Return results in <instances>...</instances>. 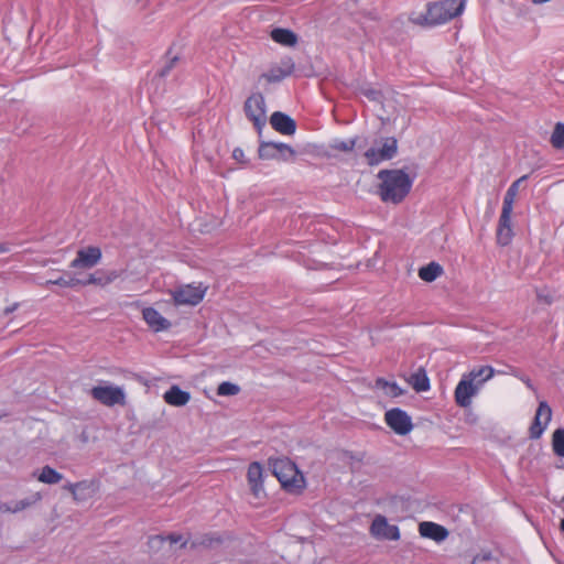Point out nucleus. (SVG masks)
<instances>
[{"instance_id":"f257e3e1","label":"nucleus","mask_w":564,"mask_h":564,"mask_svg":"<svg viewBox=\"0 0 564 564\" xmlns=\"http://www.w3.org/2000/svg\"><path fill=\"white\" fill-rule=\"evenodd\" d=\"M378 178L379 196L384 203H401L412 187V180L403 170H382L378 173Z\"/></svg>"},{"instance_id":"f03ea898","label":"nucleus","mask_w":564,"mask_h":564,"mask_svg":"<svg viewBox=\"0 0 564 564\" xmlns=\"http://www.w3.org/2000/svg\"><path fill=\"white\" fill-rule=\"evenodd\" d=\"M464 8V0H441L429 4L424 15L412 18V20L417 24H442L462 14Z\"/></svg>"},{"instance_id":"7ed1b4c3","label":"nucleus","mask_w":564,"mask_h":564,"mask_svg":"<svg viewBox=\"0 0 564 564\" xmlns=\"http://www.w3.org/2000/svg\"><path fill=\"white\" fill-rule=\"evenodd\" d=\"M272 467L274 476L285 489L297 491L304 488V477L291 460L286 458L276 459Z\"/></svg>"},{"instance_id":"20e7f679","label":"nucleus","mask_w":564,"mask_h":564,"mask_svg":"<svg viewBox=\"0 0 564 564\" xmlns=\"http://www.w3.org/2000/svg\"><path fill=\"white\" fill-rule=\"evenodd\" d=\"M398 152V141L393 137L381 138L377 140L365 152V159L369 165H378L384 161L391 160Z\"/></svg>"},{"instance_id":"39448f33","label":"nucleus","mask_w":564,"mask_h":564,"mask_svg":"<svg viewBox=\"0 0 564 564\" xmlns=\"http://www.w3.org/2000/svg\"><path fill=\"white\" fill-rule=\"evenodd\" d=\"M247 118L253 123L254 128L261 133L267 123V106L264 97L257 93L247 98L243 106Z\"/></svg>"},{"instance_id":"423d86ee","label":"nucleus","mask_w":564,"mask_h":564,"mask_svg":"<svg viewBox=\"0 0 564 564\" xmlns=\"http://www.w3.org/2000/svg\"><path fill=\"white\" fill-rule=\"evenodd\" d=\"M91 397L107 406L124 405L126 392L121 387L109 383H102L90 390Z\"/></svg>"},{"instance_id":"0eeeda50","label":"nucleus","mask_w":564,"mask_h":564,"mask_svg":"<svg viewBox=\"0 0 564 564\" xmlns=\"http://www.w3.org/2000/svg\"><path fill=\"white\" fill-rule=\"evenodd\" d=\"M206 291L207 288L202 283L197 285L186 284L172 291L171 294L175 305L195 306L203 301Z\"/></svg>"},{"instance_id":"6e6552de","label":"nucleus","mask_w":564,"mask_h":564,"mask_svg":"<svg viewBox=\"0 0 564 564\" xmlns=\"http://www.w3.org/2000/svg\"><path fill=\"white\" fill-rule=\"evenodd\" d=\"M64 489L68 491L77 502H84L94 498L99 491V481L95 479H85L78 482H67Z\"/></svg>"},{"instance_id":"1a4fd4ad","label":"nucleus","mask_w":564,"mask_h":564,"mask_svg":"<svg viewBox=\"0 0 564 564\" xmlns=\"http://www.w3.org/2000/svg\"><path fill=\"white\" fill-rule=\"evenodd\" d=\"M384 422L398 435H406L413 430L411 416L398 408L386 412Z\"/></svg>"},{"instance_id":"9d476101","label":"nucleus","mask_w":564,"mask_h":564,"mask_svg":"<svg viewBox=\"0 0 564 564\" xmlns=\"http://www.w3.org/2000/svg\"><path fill=\"white\" fill-rule=\"evenodd\" d=\"M480 389L479 382H473L466 375H463L454 391L456 404L460 408H468Z\"/></svg>"},{"instance_id":"9b49d317","label":"nucleus","mask_w":564,"mask_h":564,"mask_svg":"<svg viewBox=\"0 0 564 564\" xmlns=\"http://www.w3.org/2000/svg\"><path fill=\"white\" fill-rule=\"evenodd\" d=\"M370 533L378 540L397 541L400 539L399 528L390 524L386 517L377 514L370 525Z\"/></svg>"},{"instance_id":"f8f14e48","label":"nucleus","mask_w":564,"mask_h":564,"mask_svg":"<svg viewBox=\"0 0 564 564\" xmlns=\"http://www.w3.org/2000/svg\"><path fill=\"white\" fill-rule=\"evenodd\" d=\"M247 482L251 495L256 499H261L265 496L264 491V468L258 463L253 462L248 466L247 469Z\"/></svg>"},{"instance_id":"ddd939ff","label":"nucleus","mask_w":564,"mask_h":564,"mask_svg":"<svg viewBox=\"0 0 564 564\" xmlns=\"http://www.w3.org/2000/svg\"><path fill=\"white\" fill-rule=\"evenodd\" d=\"M101 250L98 247L89 246L77 251L75 259L70 262L74 269H90L101 260Z\"/></svg>"},{"instance_id":"4468645a","label":"nucleus","mask_w":564,"mask_h":564,"mask_svg":"<svg viewBox=\"0 0 564 564\" xmlns=\"http://www.w3.org/2000/svg\"><path fill=\"white\" fill-rule=\"evenodd\" d=\"M141 313L144 323L151 330L155 333L165 332L172 327L171 321L163 316V314L155 306H144Z\"/></svg>"},{"instance_id":"2eb2a0df","label":"nucleus","mask_w":564,"mask_h":564,"mask_svg":"<svg viewBox=\"0 0 564 564\" xmlns=\"http://www.w3.org/2000/svg\"><path fill=\"white\" fill-rule=\"evenodd\" d=\"M552 419V410L545 401H541L536 409L533 423L530 426V436L539 438L546 430Z\"/></svg>"},{"instance_id":"dca6fc26","label":"nucleus","mask_w":564,"mask_h":564,"mask_svg":"<svg viewBox=\"0 0 564 564\" xmlns=\"http://www.w3.org/2000/svg\"><path fill=\"white\" fill-rule=\"evenodd\" d=\"M294 69V64L291 59L281 61L279 64L272 65L267 72L260 76V80L268 84L279 83Z\"/></svg>"},{"instance_id":"f3484780","label":"nucleus","mask_w":564,"mask_h":564,"mask_svg":"<svg viewBox=\"0 0 564 564\" xmlns=\"http://www.w3.org/2000/svg\"><path fill=\"white\" fill-rule=\"evenodd\" d=\"M497 242L500 246H508L513 238L512 215L500 214L497 226Z\"/></svg>"},{"instance_id":"a211bd4d","label":"nucleus","mask_w":564,"mask_h":564,"mask_svg":"<svg viewBox=\"0 0 564 564\" xmlns=\"http://www.w3.org/2000/svg\"><path fill=\"white\" fill-rule=\"evenodd\" d=\"M119 274L115 270L100 269L90 273L86 280H80V285H96L105 288L116 281Z\"/></svg>"},{"instance_id":"6ab92c4d","label":"nucleus","mask_w":564,"mask_h":564,"mask_svg":"<svg viewBox=\"0 0 564 564\" xmlns=\"http://www.w3.org/2000/svg\"><path fill=\"white\" fill-rule=\"evenodd\" d=\"M270 123L275 131L285 135L293 134L296 129L295 121L280 111H275L271 115Z\"/></svg>"},{"instance_id":"aec40b11","label":"nucleus","mask_w":564,"mask_h":564,"mask_svg":"<svg viewBox=\"0 0 564 564\" xmlns=\"http://www.w3.org/2000/svg\"><path fill=\"white\" fill-rule=\"evenodd\" d=\"M163 400L172 406H184L191 401V393L174 384L163 394Z\"/></svg>"},{"instance_id":"412c9836","label":"nucleus","mask_w":564,"mask_h":564,"mask_svg":"<svg viewBox=\"0 0 564 564\" xmlns=\"http://www.w3.org/2000/svg\"><path fill=\"white\" fill-rule=\"evenodd\" d=\"M32 477L45 485H56L64 479L63 474L48 465L34 470Z\"/></svg>"},{"instance_id":"4be33fe9","label":"nucleus","mask_w":564,"mask_h":564,"mask_svg":"<svg viewBox=\"0 0 564 564\" xmlns=\"http://www.w3.org/2000/svg\"><path fill=\"white\" fill-rule=\"evenodd\" d=\"M419 531L422 536L432 539L436 542L445 540L448 535V532L444 527L434 522L420 523Z\"/></svg>"},{"instance_id":"5701e85b","label":"nucleus","mask_w":564,"mask_h":564,"mask_svg":"<svg viewBox=\"0 0 564 564\" xmlns=\"http://www.w3.org/2000/svg\"><path fill=\"white\" fill-rule=\"evenodd\" d=\"M41 499H42L41 494L35 492L28 498L13 501L10 505H4L1 509L7 512L17 513V512H20V511L35 505L36 502L41 501Z\"/></svg>"},{"instance_id":"b1692460","label":"nucleus","mask_w":564,"mask_h":564,"mask_svg":"<svg viewBox=\"0 0 564 564\" xmlns=\"http://www.w3.org/2000/svg\"><path fill=\"white\" fill-rule=\"evenodd\" d=\"M473 382H479L481 388L485 382L490 380L495 375V369L491 366H480L473 368L469 372L465 373Z\"/></svg>"},{"instance_id":"393cba45","label":"nucleus","mask_w":564,"mask_h":564,"mask_svg":"<svg viewBox=\"0 0 564 564\" xmlns=\"http://www.w3.org/2000/svg\"><path fill=\"white\" fill-rule=\"evenodd\" d=\"M271 37L274 42L283 46H294L297 43V36L294 32L288 29H273Z\"/></svg>"},{"instance_id":"a878e982","label":"nucleus","mask_w":564,"mask_h":564,"mask_svg":"<svg viewBox=\"0 0 564 564\" xmlns=\"http://www.w3.org/2000/svg\"><path fill=\"white\" fill-rule=\"evenodd\" d=\"M408 382L416 392H425L430 390V379L424 369L420 368L417 371L412 373L408 379Z\"/></svg>"},{"instance_id":"bb28decb","label":"nucleus","mask_w":564,"mask_h":564,"mask_svg":"<svg viewBox=\"0 0 564 564\" xmlns=\"http://www.w3.org/2000/svg\"><path fill=\"white\" fill-rule=\"evenodd\" d=\"M376 388L389 398H398L404 393V390L397 382H390L381 378L376 381Z\"/></svg>"},{"instance_id":"cd10ccee","label":"nucleus","mask_w":564,"mask_h":564,"mask_svg":"<svg viewBox=\"0 0 564 564\" xmlns=\"http://www.w3.org/2000/svg\"><path fill=\"white\" fill-rule=\"evenodd\" d=\"M443 273V268L436 263L431 262L419 269V276L425 282H433Z\"/></svg>"},{"instance_id":"c85d7f7f","label":"nucleus","mask_w":564,"mask_h":564,"mask_svg":"<svg viewBox=\"0 0 564 564\" xmlns=\"http://www.w3.org/2000/svg\"><path fill=\"white\" fill-rule=\"evenodd\" d=\"M258 153L262 160H280L278 144L274 142H261Z\"/></svg>"},{"instance_id":"c756f323","label":"nucleus","mask_w":564,"mask_h":564,"mask_svg":"<svg viewBox=\"0 0 564 564\" xmlns=\"http://www.w3.org/2000/svg\"><path fill=\"white\" fill-rule=\"evenodd\" d=\"M355 139L340 140L335 139L329 144V150L333 152H350L355 148Z\"/></svg>"},{"instance_id":"7c9ffc66","label":"nucleus","mask_w":564,"mask_h":564,"mask_svg":"<svg viewBox=\"0 0 564 564\" xmlns=\"http://www.w3.org/2000/svg\"><path fill=\"white\" fill-rule=\"evenodd\" d=\"M552 446L556 455L564 457V430L557 429L554 431Z\"/></svg>"},{"instance_id":"2f4dec72","label":"nucleus","mask_w":564,"mask_h":564,"mask_svg":"<svg viewBox=\"0 0 564 564\" xmlns=\"http://www.w3.org/2000/svg\"><path fill=\"white\" fill-rule=\"evenodd\" d=\"M240 392V387L228 381L221 382L217 388V394L221 397L236 395Z\"/></svg>"},{"instance_id":"473e14b6","label":"nucleus","mask_w":564,"mask_h":564,"mask_svg":"<svg viewBox=\"0 0 564 564\" xmlns=\"http://www.w3.org/2000/svg\"><path fill=\"white\" fill-rule=\"evenodd\" d=\"M551 143L554 148H564V124L557 123L551 135Z\"/></svg>"},{"instance_id":"72a5a7b5","label":"nucleus","mask_w":564,"mask_h":564,"mask_svg":"<svg viewBox=\"0 0 564 564\" xmlns=\"http://www.w3.org/2000/svg\"><path fill=\"white\" fill-rule=\"evenodd\" d=\"M166 539V543L170 551L174 550V545L178 544L181 547H184L187 544V539L182 534H169L164 536Z\"/></svg>"},{"instance_id":"f704fd0d","label":"nucleus","mask_w":564,"mask_h":564,"mask_svg":"<svg viewBox=\"0 0 564 564\" xmlns=\"http://www.w3.org/2000/svg\"><path fill=\"white\" fill-rule=\"evenodd\" d=\"M517 197L514 194H511L510 192H506V195L503 197L502 208L501 213L503 214H511L513 213V205L517 200Z\"/></svg>"},{"instance_id":"c9c22d12","label":"nucleus","mask_w":564,"mask_h":564,"mask_svg":"<svg viewBox=\"0 0 564 564\" xmlns=\"http://www.w3.org/2000/svg\"><path fill=\"white\" fill-rule=\"evenodd\" d=\"M149 547L154 551H161L167 546L166 539L164 535H155L149 539Z\"/></svg>"},{"instance_id":"e433bc0d","label":"nucleus","mask_w":564,"mask_h":564,"mask_svg":"<svg viewBox=\"0 0 564 564\" xmlns=\"http://www.w3.org/2000/svg\"><path fill=\"white\" fill-rule=\"evenodd\" d=\"M47 284H56V285H61V286H64V288H70V286H75L77 284H80V280H78V279L65 280L63 278H58V279H55V280L46 281L45 285H47Z\"/></svg>"},{"instance_id":"4c0bfd02","label":"nucleus","mask_w":564,"mask_h":564,"mask_svg":"<svg viewBox=\"0 0 564 564\" xmlns=\"http://www.w3.org/2000/svg\"><path fill=\"white\" fill-rule=\"evenodd\" d=\"M278 144V154L280 160H288L289 158L295 154L294 150L285 144V143H276Z\"/></svg>"},{"instance_id":"58836bf2","label":"nucleus","mask_w":564,"mask_h":564,"mask_svg":"<svg viewBox=\"0 0 564 564\" xmlns=\"http://www.w3.org/2000/svg\"><path fill=\"white\" fill-rule=\"evenodd\" d=\"M491 558V553L486 551L477 554L474 558L471 564H482L486 561H489Z\"/></svg>"},{"instance_id":"ea45409f","label":"nucleus","mask_w":564,"mask_h":564,"mask_svg":"<svg viewBox=\"0 0 564 564\" xmlns=\"http://www.w3.org/2000/svg\"><path fill=\"white\" fill-rule=\"evenodd\" d=\"M527 180V175H523L521 176L520 178H518L517 181H514L510 186L509 188L507 189L508 192H510L511 194H514L516 196H518L519 194V189H520V184Z\"/></svg>"},{"instance_id":"a19ab883","label":"nucleus","mask_w":564,"mask_h":564,"mask_svg":"<svg viewBox=\"0 0 564 564\" xmlns=\"http://www.w3.org/2000/svg\"><path fill=\"white\" fill-rule=\"evenodd\" d=\"M232 158L238 161V162H243V159H245V152L243 150L239 149V148H236L234 151H232Z\"/></svg>"},{"instance_id":"79ce46f5","label":"nucleus","mask_w":564,"mask_h":564,"mask_svg":"<svg viewBox=\"0 0 564 564\" xmlns=\"http://www.w3.org/2000/svg\"><path fill=\"white\" fill-rule=\"evenodd\" d=\"M10 251V245L7 242H0V253H6Z\"/></svg>"},{"instance_id":"37998d69","label":"nucleus","mask_w":564,"mask_h":564,"mask_svg":"<svg viewBox=\"0 0 564 564\" xmlns=\"http://www.w3.org/2000/svg\"><path fill=\"white\" fill-rule=\"evenodd\" d=\"M17 306H18V305H17V304H14V305H12V306H10V307H7V308L4 310V313H6V314H8V313L13 312V311L17 308Z\"/></svg>"},{"instance_id":"c03bdc74","label":"nucleus","mask_w":564,"mask_h":564,"mask_svg":"<svg viewBox=\"0 0 564 564\" xmlns=\"http://www.w3.org/2000/svg\"><path fill=\"white\" fill-rule=\"evenodd\" d=\"M551 0H532V3L534 4H543V3H546V2H550Z\"/></svg>"},{"instance_id":"a18cd8bd","label":"nucleus","mask_w":564,"mask_h":564,"mask_svg":"<svg viewBox=\"0 0 564 564\" xmlns=\"http://www.w3.org/2000/svg\"><path fill=\"white\" fill-rule=\"evenodd\" d=\"M561 530L564 532V519L561 521Z\"/></svg>"}]
</instances>
